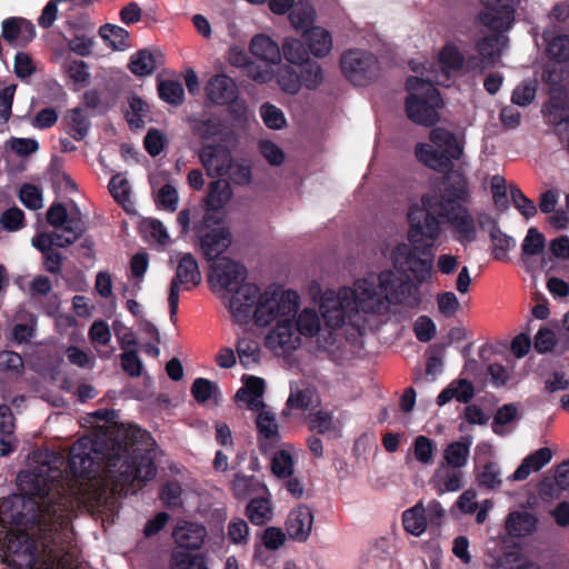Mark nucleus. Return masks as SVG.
<instances>
[{
	"label": "nucleus",
	"instance_id": "nucleus-2",
	"mask_svg": "<svg viewBox=\"0 0 569 569\" xmlns=\"http://www.w3.org/2000/svg\"><path fill=\"white\" fill-rule=\"evenodd\" d=\"M153 445L150 432L136 425L114 438L83 437L71 446L68 468L82 480L96 479L103 465L110 477L122 482L149 481L157 475Z\"/></svg>",
	"mask_w": 569,
	"mask_h": 569
},
{
	"label": "nucleus",
	"instance_id": "nucleus-12",
	"mask_svg": "<svg viewBox=\"0 0 569 569\" xmlns=\"http://www.w3.org/2000/svg\"><path fill=\"white\" fill-rule=\"evenodd\" d=\"M300 298L298 299V305ZM299 309V307L297 308ZM298 310L289 315H279L272 322H277L279 326V339L281 345H286L287 341L283 339L286 331H290L293 327L298 332L305 337H315L320 330V317L316 310L306 308L296 318Z\"/></svg>",
	"mask_w": 569,
	"mask_h": 569
},
{
	"label": "nucleus",
	"instance_id": "nucleus-28",
	"mask_svg": "<svg viewBox=\"0 0 569 569\" xmlns=\"http://www.w3.org/2000/svg\"><path fill=\"white\" fill-rule=\"evenodd\" d=\"M66 131L74 140H83L90 129V121L83 109L73 108L68 111L66 118Z\"/></svg>",
	"mask_w": 569,
	"mask_h": 569
},
{
	"label": "nucleus",
	"instance_id": "nucleus-56",
	"mask_svg": "<svg viewBox=\"0 0 569 569\" xmlns=\"http://www.w3.org/2000/svg\"><path fill=\"white\" fill-rule=\"evenodd\" d=\"M227 111L231 120L237 124H244L248 121V104L239 98V93L227 102Z\"/></svg>",
	"mask_w": 569,
	"mask_h": 569
},
{
	"label": "nucleus",
	"instance_id": "nucleus-47",
	"mask_svg": "<svg viewBox=\"0 0 569 569\" xmlns=\"http://www.w3.org/2000/svg\"><path fill=\"white\" fill-rule=\"evenodd\" d=\"M518 416L517 407L513 403H506L498 408L491 423L492 431L498 436H505L503 426L512 422Z\"/></svg>",
	"mask_w": 569,
	"mask_h": 569
},
{
	"label": "nucleus",
	"instance_id": "nucleus-43",
	"mask_svg": "<svg viewBox=\"0 0 569 569\" xmlns=\"http://www.w3.org/2000/svg\"><path fill=\"white\" fill-rule=\"evenodd\" d=\"M441 64L452 71H462L465 68V56L452 43L443 46L439 53Z\"/></svg>",
	"mask_w": 569,
	"mask_h": 569
},
{
	"label": "nucleus",
	"instance_id": "nucleus-40",
	"mask_svg": "<svg viewBox=\"0 0 569 569\" xmlns=\"http://www.w3.org/2000/svg\"><path fill=\"white\" fill-rule=\"evenodd\" d=\"M277 82L282 91L290 94L298 93L301 88L300 76L296 69L290 66H282L278 69Z\"/></svg>",
	"mask_w": 569,
	"mask_h": 569
},
{
	"label": "nucleus",
	"instance_id": "nucleus-46",
	"mask_svg": "<svg viewBox=\"0 0 569 569\" xmlns=\"http://www.w3.org/2000/svg\"><path fill=\"white\" fill-rule=\"evenodd\" d=\"M509 191L512 204L526 219L536 216V203L529 199L517 186L510 184Z\"/></svg>",
	"mask_w": 569,
	"mask_h": 569
},
{
	"label": "nucleus",
	"instance_id": "nucleus-57",
	"mask_svg": "<svg viewBox=\"0 0 569 569\" xmlns=\"http://www.w3.org/2000/svg\"><path fill=\"white\" fill-rule=\"evenodd\" d=\"M173 558L176 569H208L204 557L199 553H176Z\"/></svg>",
	"mask_w": 569,
	"mask_h": 569
},
{
	"label": "nucleus",
	"instance_id": "nucleus-9",
	"mask_svg": "<svg viewBox=\"0 0 569 569\" xmlns=\"http://www.w3.org/2000/svg\"><path fill=\"white\" fill-rule=\"evenodd\" d=\"M219 223V218L211 213H204L202 219L193 227L199 237L202 253L208 261L219 259L218 257L231 244V233L227 227L210 229L211 224Z\"/></svg>",
	"mask_w": 569,
	"mask_h": 569
},
{
	"label": "nucleus",
	"instance_id": "nucleus-59",
	"mask_svg": "<svg viewBox=\"0 0 569 569\" xmlns=\"http://www.w3.org/2000/svg\"><path fill=\"white\" fill-rule=\"evenodd\" d=\"M437 305L439 312L447 318L455 316L460 308L458 298L451 291L438 293Z\"/></svg>",
	"mask_w": 569,
	"mask_h": 569
},
{
	"label": "nucleus",
	"instance_id": "nucleus-20",
	"mask_svg": "<svg viewBox=\"0 0 569 569\" xmlns=\"http://www.w3.org/2000/svg\"><path fill=\"white\" fill-rule=\"evenodd\" d=\"M429 139L432 146L446 152L451 159L459 160L461 158L463 144L458 141L452 131L436 127L430 131Z\"/></svg>",
	"mask_w": 569,
	"mask_h": 569
},
{
	"label": "nucleus",
	"instance_id": "nucleus-50",
	"mask_svg": "<svg viewBox=\"0 0 569 569\" xmlns=\"http://www.w3.org/2000/svg\"><path fill=\"white\" fill-rule=\"evenodd\" d=\"M260 114L264 124L273 130L282 129L286 124L283 112L276 106L266 102L260 108Z\"/></svg>",
	"mask_w": 569,
	"mask_h": 569
},
{
	"label": "nucleus",
	"instance_id": "nucleus-62",
	"mask_svg": "<svg viewBox=\"0 0 569 569\" xmlns=\"http://www.w3.org/2000/svg\"><path fill=\"white\" fill-rule=\"evenodd\" d=\"M0 370L21 375L23 372V360L21 356L16 351H0Z\"/></svg>",
	"mask_w": 569,
	"mask_h": 569
},
{
	"label": "nucleus",
	"instance_id": "nucleus-10",
	"mask_svg": "<svg viewBox=\"0 0 569 569\" xmlns=\"http://www.w3.org/2000/svg\"><path fill=\"white\" fill-rule=\"evenodd\" d=\"M201 282V273L199 270L198 262L191 253H184L177 266L176 274L171 280L168 305L170 310V319L176 320L179 306V293L181 287L186 290H190L192 287L198 286Z\"/></svg>",
	"mask_w": 569,
	"mask_h": 569
},
{
	"label": "nucleus",
	"instance_id": "nucleus-39",
	"mask_svg": "<svg viewBox=\"0 0 569 569\" xmlns=\"http://www.w3.org/2000/svg\"><path fill=\"white\" fill-rule=\"evenodd\" d=\"M490 240L493 244V257L497 260H506L508 252L516 246V240L505 233L500 228L489 232Z\"/></svg>",
	"mask_w": 569,
	"mask_h": 569
},
{
	"label": "nucleus",
	"instance_id": "nucleus-25",
	"mask_svg": "<svg viewBox=\"0 0 569 569\" xmlns=\"http://www.w3.org/2000/svg\"><path fill=\"white\" fill-rule=\"evenodd\" d=\"M232 196L231 188L226 180H214L209 183L208 193L206 197L207 212L219 211L222 209Z\"/></svg>",
	"mask_w": 569,
	"mask_h": 569
},
{
	"label": "nucleus",
	"instance_id": "nucleus-48",
	"mask_svg": "<svg viewBox=\"0 0 569 569\" xmlns=\"http://www.w3.org/2000/svg\"><path fill=\"white\" fill-rule=\"evenodd\" d=\"M435 450V442L426 436H418L413 441L415 458L422 465H430L433 461Z\"/></svg>",
	"mask_w": 569,
	"mask_h": 569
},
{
	"label": "nucleus",
	"instance_id": "nucleus-35",
	"mask_svg": "<svg viewBox=\"0 0 569 569\" xmlns=\"http://www.w3.org/2000/svg\"><path fill=\"white\" fill-rule=\"evenodd\" d=\"M258 488H264L253 476H246L241 472L234 475L231 482L232 493L237 499H247L258 491Z\"/></svg>",
	"mask_w": 569,
	"mask_h": 569
},
{
	"label": "nucleus",
	"instance_id": "nucleus-31",
	"mask_svg": "<svg viewBox=\"0 0 569 569\" xmlns=\"http://www.w3.org/2000/svg\"><path fill=\"white\" fill-rule=\"evenodd\" d=\"M543 40L547 42V54L550 59L562 62L569 60V36L558 34L549 30L542 34Z\"/></svg>",
	"mask_w": 569,
	"mask_h": 569
},
{
	"label": "nucleus",
	"instance_id": "nucleus-42",
	"mask_svg": "<svg viewBox=\"0 0 569 569\" xmlns=\"http://www.w3.org/2000/svg\"><path fill=\"white\" fill-rule=\"evenodd\" d=\"M237 352L240 363L244 368H249L253 363H258L260 359V349L256 341L240 338L237 341Z\"/></svg>",
	"mask_w": 569,
	"mask_h": 569
},
{
	"label": "nucleus",
	"instance_id": "nucleus-41",
	"mask_svg": "<svg viewBox=\"0 0 569 569\" xmlns=\"http://www.w3.org/2000/svg\"><path fill=\"white\" fill-rule=\"evenodd\" d=\"M299 76L301 79V86L303 84L308 89H316L323 81V73L320 64L315 61H309V59L301 64Z\"/></svg>",
	"mask_w": 569,
	"mask_h": 569
},
{
	"label": "nucleus",
	"instance_id": "nucleus-19",
	"mask_svg": "<svg viewBox=\"0 0 569 569\" xmlns=\"http://www.w3.org/2000/svg\"><path fill=\"white\" fill-rule=\"evenodd\" d=\"M569 109V93L560 84L553 86L549 92V100L543 106L542 112L547 113L550 122L562 124L563 113Z\"/></svg>",
	"mask_w": 569,
	"mask_h": 569
},
{
	"label": "nucleus",
	"instance_id": "nucleus-49",
	"mask_svg": "<svg viewBox=\"0 0 569 569\" xmlns=\"http://www.w3.org/2000/svg\"><path fill=\"white\" fill-rule=\"evenodd\" d=\"M224 131V124L219 119H206L200 121L194 127L196 134L201 139L209 141L216 137H219Z\"/></svg>",
	"mask_w": 569,
	"mask_h": 569
},
{
	"label": "nucleus",
	"instance_id": "nucleus-33",
	"mask_svg": "<svg viewBox=\"0 0 569 569\" xmlns=\"http://www.w3.org/2000/svg\"><path fill=\"white\" fill-rule=\"evenodd\" d=\"M471 446L470 438H463L460 441L451 442L445 449V460L448 466L452 468H461L463 467L469 457Z\"/></svg>",
	"mask_w": 569,
	"mask_h": 569
},
{
	"label": "nucleus",
	"instance_id": "nucleus-32",
	"mask_svg": "<svg viewBox=\"0 0 569 569\" xmlns=\"http://www.w3.org/2000/svg\"><path fill=\"white\" fill-rule=\"evenodd\" d=\"M157 90L159 98L171 106L178 107L184 101V89L179 80L158 79Z\"/></svg>",
	"mask_w": 569,
	"mask_h": 569
},
{
	"label": "nucleus",
	"instance_id": "nucleus-63",
	"mask_svg": "<svg viewBox=\"0 0 569 569\" xmlns=\"http://www.w3.org/2000/svg\"><path fill=\"white\" fill-rule=\"evenodd\" d=\"M248 536L249 527L243 519L237 518L229 522L228 539L230 540V542L234 545L244 543L248 540Z\"/></svg>",
	"mask_w": 569,
	"mask_h": 569
},
{
	"label": "nucleus",
	"instance_id": "nucleus-14",
	"mask_svg": "<svg viewBox=\"0 0 569 569\" xmlns=\"http://www.w3.org/2000/svg\"><path fill=\"white\" fill-rule=\"evenodd\" d=\"M258 431V447L261 453L267 455L273 450L280 439L279 426L272 412L261 410L256 419Z\"/></svg>",
	"mask_w": 569,
	"mask_h": 569
},
{
	"label": "nucleus",
	"instance_id": "nucleus-17",
	"mask_svg": "<svg viewBox=\"0 0 569 569\" xmlns=\"http://www.w3.org/2000/svg\"><path fill=\"white\" fill-rule=\"evenodd\" d=\"M238 93L239 91L234 80L224 73L212 76L206 84L208 99L218 106H226L227 102Z\"/></svg>",
	"mask_w": 569,
	"mask_h": 569
},
{
	"label": "nucleus",
	"instance_id": "nucleus-29",
	"mask_svg": "<svg viewBox=\"0 0 569 569\" xmlns=\"http://www.w3.org/2000/svg\"><path fill=\"white\" fill-rule=\"evenodd\" d=\"M62 237L60 248H66L74 243L86 231L84 221L81 218V212L76 208L74 211L68 213V218L62 227Z\"/></svg>",
	"mask_w": 569,
	"mask_h": 569
},
{
	"label": "nucleus",
	"instance_id": "nucleus-15",
	"mask_svg": "<svg viewBox=\"0 0 569 569\" xmlns=\"http://www.w3.org/2000/svg\"><path fill=\"white\" fill-rule=\"evenodd\" d=\"M347 296V288L339 291L336 297L335 291H327L320 303V311L323 318L325 325L330 329H338L345 325L346 313L342 299Z\"/></svg>",
	"mask_w": 569,
	"mask_h": 569
},
{
	"label": "nucleus",
	"instance_id": "nucleus-6",
	"mask_svg": "<svg viewBox=\"0 0 569 569\" xmlns=\"http://www.w3.org/2000/svg\"><path fill=\"white\" fill-rule=\"evenodd\" d=\"M405 88L408 92L405 101L408 119L425 127L436 124L439 120V110L443 107L438 88L431 81L416 76L407 78Z\"/></svg>",
	"mask_w": 569,
	"mask_h": 569
},
{
	"label": "nucleus",
	"instance_id": "nucleus-27",
	"mask_svg": "<svg viewBox=\"0 0 569 569\" xmlns=\"http://www.w3.org/2000/svg\"><path fill=\"white\" fill-rule=\"evenodd\" d=\"M161 57L149 49H140L130 58L129 70L138 77L150 76L157 69L158 58Z\"/></svg>",
	"mask_w": 569,
	"mask_h": 569
},
{
	"label": "nucleus",
	"instance_id": "nucleus-4",
	"mask_svg": "<svg viewBox=\"0 0 569 569\" xmlns=\"http://www.w3.org/2000/svg\"><path fill=\"white\" fill-rule=\"evenodd\" d=\"M247 268L228 257H221L211 266L210 281L233 292L229 311L238 325H248L252 319L258 327H268L279 315L296 312L299 295L295 290L279 291L269 287L264 292L250 282H244Z\"/></svg>",
	"mask_w": 569,
	"mask_h": 569
},
{
	"label": "nucleus",
	"instance_id": "nucleus-24",
	"mask_svg": "<svg viewBox=\"0 0 569 569\" xmlns=\"http://www.w3.org/2000/svg\"><path fill=\"white\" fill-rule=\"evenodd\" d=\"M355 287V290L347 289V293H352L363 310L375 311L379 308L381 299L373 283L361 279L356 281Z\"/></svg>",
	"mask_w": 569,
	"mask_h": 569
},
{
	"label": "nucleus",
	"instance_id": "nucleus-51",
	"mask_svg": "<svg viewBox=\"0 0 569 569\" xmlns=\"http://www.w3.org/2000/svg\"><path fill=\"white\" fill-rule=\"evenodd\" d=\"M536 92L537 86L535 81H523L512 91L511 102L520 107H526L533 101Z\"/></svg>",
	"mask_w": 569,
	"mask_h": 569
},
{
	"label": "nucleus",
	"instance_id": "nucleus-44",
	"mask_svg": "<svg viewBox=\"0 0 569 569\" xmlns=\"http://www.w3.org/2000/svg\"><path fill=\"white\" fill-rule=\"evenodd\" d=\"M545 236L536 228H530L521 244L522 260L526 257L537 256L543 251Z\"/></svg>",
	"mask_w": 569,
	"mask_h": 569
},
{
	"label": "nucleus",
	"instance_id": "nucleus-53",
	"mask_svg": "<svg viewBox=\"0 0 569 569\" xmlns=\"http://www.w3.org/2000/svg\"><path fill=\"white\" fill-rule=\"evenodd\" d=\"M19 198L28 209L37 210L42 207V192L34 184L24 183L20 188Z\"/></svg>",
	"mask_w": 569,
	"mask_h": 569
},
{
	"label": "nucleus",
	"instance_id": "nucleus-5",
	"mask_svg": "<svg viewBox=\"0 0 569 569\" xmlns=\"http://www.w3.org/2000/svg\"><path fill=\"white\" fill-rule=\"evenodd\" d=\"M483 9L478 12L475 23L487 28L493 34L482 37L476 42L477 52L482 56L491 67L501 57L508 38L503 32L510 29L515 21L516 0H480Z\"/></svg>",
	"mask_w": 569,
	"mask_h": 569
},
{
	"label": "nucleus",
	"instance_id": "nucleus-7",
	"mask_svg": "<svg viewBox=\"0 0 569 569\" xmlns=\"http://www.w3.org/2000/svg\"><path fill=\"white\" fill-rule=\"evenodd\" d=\"M416 243H398L391 251V261L393 268L407 279L412 277V280L418 284L428 282L433 273V248L430 252H422L417 248Z\"/></svg>",
	"mask_w": 569,
	"mask_h": 569
},
{
	"label": "nucleus",
	"instance_id": "nucleus-64",
	"mask_svg": "<svg viewBox=\"0 0 569 569\" xmlns=\"http://www.w3.org/2000/svg\"><path fill=\"white\" fill-rule=\"evenodd\" d=\"M217 389V385L206 378H197L191 386V395L198 402L208 401L213 390Z\"/></svg>",
	"mask_w": 569,
	"mask_h": 569
},
{
	"label": "nucleus",
	"instance_id": "nucleus-3",
	"mask_svg": "<svg viewBox=\"0 0 569 569\" xmlns=\"http://www.w3.org/2000/svg\"><path fill=\"white\" fill-rule=\"evenodd\" d=\"M470 199L469 181L462 172L441 178L437 188L421 196L420 203L409 206L408 241L422 252H430L442 233V223L450 226L453 239L461 246L477 241V222L468 209Z\"/></svg>",
	"mask_w": 569,
	"mask_h": 569
},
{
	"label": "nucleus",
	"instance_id": "nucleus-61",
	"mask_svg": "<svg viewBox=\"0 0 569 569\" xmlns=\"http://www.w3.org/2000/svg\"><path fill=\"white\" fill-rule=\"evenodd\" d=\"M121 358V367L123 371L130 377H139L142 372V362L138 357V353L134 349H130L123 351L120 355Z\"/></svg>",
	"mask_w": 569,
	"mask_h": 569
},
{
	"label": "nucleus",
	"instance_id": "nucleus-52",
	"mask_svg": "<svg viewBox=\"0 0 569 569\" xmlns=\"http://www.w3.org/2000/svg\"><path fill=\"white\" fill-rule=\"evenodd\" d=\"M380 293L390 302L400 282L399 277L392 270H383L378 276Z\"/></svg>",
	"mask_w": 569,
	"mask_h": 569
},
{
	"label": "nucleus",
	"instance_id": "nucleus-23",
	"mask_svg": "<svg viewBox=\"0 0 569 569\" xmlns=\"http://www.w3.org/2000/svg\"><path fill=\"white\" fill-rule=\"evenodd\" d=\"M250 52L258 59L278 64L281 61V51L276 41L267 34H256L249 46Z\"/></svg>",
	"mask_w": 569,
	"mask_h": 569
},
{
	"label": "nucleus",
	"instance_id": "nucleus-58",
	"mask_svg": "<svg viewBox=\"0 0 569 569\" xmlns=\"http://www.w3.org/2000/svg\"><path fill=\"white\" fill-rule=\"evenodd\" d=\"M413 331L420 342H429L437 332L436 325L428 316H420L413 326Z\"/></svg>",
	"mask_w": 569,
	"mask_h": 569
},
{
	"label": "nucleus",
	"instance_id": "nucleus-18",
	"mask_svg": "<svg viewBox=\"0 0 569 569\" xmlns=\"http://www.w3.org/2000/svg\"><path fill=\"white\" fill-rule=\"evenodd\" d=\"M207 530L204 526L194 522H184L173 529L172 537L179 548L198 550L203 545Z\"/></svg>",
	"mask_w": 569,
	"mask_h": 569
},
{
	"label": "nucleus",
	"instance_id": "nucleus-60",
	"mask_svg": "<svg viewBox=\"0 0 569 569\" xmlns=\"http://www.w3.org/2000/svg\"><path fill=\"white\" fill-rule=\"evenodd\" d=\"M179 196L177 189L167 183L158 191L157 203L166 210L174 212L178 208Z\"/></svg>",
	"mask_w": 569,
	"mask_h": 569
},
{
	"label": "nucleus",
	"instance_id": "nucleus-16",
	"mask_svg": "<svg viewBox=\"0 0 569 569\" xmlns=\"http://www.w3.org/2000/svg\"><path fill=\"white\" fill-rule=\"evenodd\" d=\"M416 157L426 167L443 173L442 178L447 177L451 172H460L459 170H453V159L435 146L427 143L417 144Z\"/></svg>",
	"mask_w": 569,
	"mask_h": 569
},
{
	"label": "nucleus",
	"instance_id": "nucleus-22",
	"mask_svg": "<svg viewBox=\"0 0 569 569\" xmlns=\"http://www.w3.org/2000/svg\"><path fill=\"white\" fill-rule=\"evenodd\" d=\"M303 41L308 47V52L315 57H326L332 48V38L328 30L321 27H311L302 34Z\"/></svg>",
	"mask_w": 569,
	"mask_h": 569
},
{
	"label": "nucleus",
	"instance_id": "nucleus-21",
	"mask_svg": "<svg viewBox=\"0 0 569 569\" xmlns=\"http://www.w3.org/2000/svg\"><path fill=\"white\" fill-rule=\"evenodd\" d=\"M538 519L528 511H512L506 520L507 532L515 538L532 535L537 530Z\"/></svg>",
	"mask_w": 569,
	"mask_h": 569
},
{
	"label": "nucleus",
	"instance_id": "nucleus-34",
	"mask_svg": "<svg viewBox=\"0 0 569 569\" xmlns=\"http://www.w3.org/2000/svg\"><path fill=\"white\" fill-rule=\"evenodd\" d=\"M246 515L253 525H266L272 516L270 501L266 498L251 499L246 508Z\"/></svg>",
	"mask_w": 569,
	"mask_h": 569
},
{
	"label": "nucleus",
	"instance_id": "nucleus-38",
	"mask_svg": "<svg viewBox=\"0 0 569 569\" xmlns=\"http://www.w3.org/2000/svg\"><path fill=\"white\" fill-rule=\"evenodd\" d=\"M99 34L102 39L110 42V46L116 50H124L129 47V32L119 26L103 24L99 29Z\"/></svg>",
	"mask_w": 569,
	"mask_h": 569
},
{
	"label": "nucleus",
	"instance_id": "nucleus-37",
	"mask_svg": "<svg viewBox=\"0 0 569 569\" xmlns=\"http://www.w3.org/2000/svg\"><path fill=\"white\" fill-rule=\"evenodd\" d=\"M280 51L284 59L293 64H302L309 59L306 42L296 38H286Z\"/></svg>",
	"mask_w": 569,
	"mask_h": 569
},
{
	"label": "nucleus",
	"instance_id": "nucleus-26",
	"mask_svg": "<svg viewBox=\"0 0 569 569\" xmlns=\"http://www.w3.org/2000/svg\"><path fill=\"white\" fill-rule=\"evenodd\" d=\"M420 286L421 284H418L415 280H400L390 303L401 305L410 309L418 308L422 301L419 293Z\"/></svg>",
	"mask_w": 569,
	"mask_h": 569
},
{
	"label": "nucleus",
	"instance_id": "nucleus-45",
	"mask_svg": "<svg viewBox=\"0 0 569 569\" xmlns=\"http://www.w3.org/2000/svg\"><path fill=\"white\" fill-rule=\"evenodd\" d=\"M271 471L280 479L291 477L293 473V458L290 452L286 450L277 451L271 459Z\"/></svg>",
	"mask_w": 569,
	"mask_h": 569
},
{
	"label": "nucleus",
	"instance_id": "nucleus-8",
	"mask_svg": "<svg viewBox=\"0 0 569 569\" xmlns=\"http://www.w3.org/2000/svg\"><path fill=\"white\" fill-rule=\"evenodd\" d=\"M340 68L346 79L358 87L371 83L380 72L378 58L371 52L359 49L345 52L340 59Z\"/></svg>",
	"mask_w": 569,
	"mask_h": 569
},
{
	"label": "nucleus",
	"instance_id": "nucleus-11",
	"mask_svg": "<svg viewBox=\"0 0 569 569\" xmlns=\"http://www.w3.org/2000/svg\"><path fill=\"white\" fill-rule=\"evenodd\" d=\"M199 161L211 178L228 176L233 167L230 149L222 143H206L198 151Z\"/></svg>",
	"mask_w": 569,
	"mask_h": 569
},
{
	"label": "nucleus",
	"instance_id": "nucleus-36",
	"mask_svg": "<svg viewBox=\"0 0 569 569\" xmlns=\"http://www.w3.org/2000/svg\"><path fill=\"white\" fill-rule=\"evenodd\" d=\"M266 389V383L262 378L256 376H249L244 380L243 387H241L237 393L236 399L238 401L250 402L254 405V400L260 399Z\"/></svg>",
	"mask_w": 569,
	"mask_h": 569
},
{
	"label": "nucleus",
	"instance_id": "nucleus-13",
	"mask_svg": "<svg viewBox=\"0 0 569 569\" xmlns=\"http://www.w3.org/2000/svg\"><path fill=\"white\" fill-rule=\"evenodd\" d=\"M313 523V513L311 509L301 505L289 512L286 530L288 536L298 542L308 540Z\"/></svg>",
	"mask_w": 569,
	"mask_h": 569
},
{
	"label": "nucleus",
	"instance_id": "nucleus-55",
	"mask_svg": "<svg viewBox=\"0 0 569 569\" xmlns=\"http://www.w3.org/2000/svg\"><path fill=\"white\" fill-rule=\"evenodd\" d=\"M181 486L177 481L166 482L160 490V499L168 508H176L181 505Z\"/></svg>",
	"mask_w": 569,
	"mask_h": 569
},
{
	"label": "nucleus",
	"instance_id": "nucleus-54",
	"mask_svg": "<svg viewBox=\"0 0 569 569\" xmlns=\"http://www.w3.org/2000/svg\"><path fill=\"white\" fill-rule=\"evenodd\" d=\"M109 191L118 203H124L130 199V184L121 174H114L109 181Z\"/></svg>",
	"mask_w": 569,
	"mask_h": 569
},
{
	"label": "nucleus",
	"instance_id": "nucleus-30",
	"mask_svg": "<svg viewBox=\"0 0 569 569\" xmlns=\"http://www.w3.org/2000/svg\"><path fill=\"white\" fill-rule=\"evenodd\" d=\"M427 516L422 502H418L412 508L402 513V526L405 530L415 537H420L427 529Z\"/></svg>",
	"mask_w": 569,
	"mask_h": 569
},
{
	"label": "nucleus",
	"instance_id": "nucleus-1",
	"mask_svg": "<svg viewBox=\"0 0 569 569\" xmlns=\"http://www.w3.org/2000/svg\"><path fill=\"white\" fill-rule=\"evenodd\" d=\"M19 490L30 510H12L11 499L0 500V519L9 518L36 529L37 538L26 531H10L2 543L3 561L11 569H78L69 551L67 532L69 498L60 469L42 466L18 475Z\"/></svg>",
	"mask_w": 569,
	"mask_h": 569
}]
</instances>
